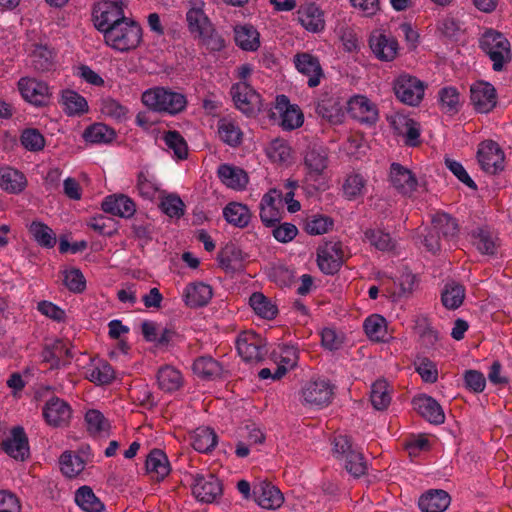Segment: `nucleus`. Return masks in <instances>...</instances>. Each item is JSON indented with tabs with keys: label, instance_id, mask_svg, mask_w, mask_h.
Wrapping results in <instances>:
<instances>
[{
	"label": "nucleus",
	"instance_id": "1",
	"mask_svg": "<svg viewBox=\"0 0 512 512\" xmlns=\"http://www.w3.org/2000/svg\"><path fill=\"white\" fill-rule=\"evenodd\" d=\"M103 35L108 46L117 51L126 52L140 44L142 29L139 24L126 17L117 25L110 27Z\"/></svg>",
	"mask_w": 512,
	"mask_h": 512
},
{
	"label": "nucleus",
	"instance_id": "2",
	"mask_svg": "<svg viewBox=\"0 0 512 512\" xmlns=\"http://www.w3.org/2000/svg\"><path fill=\"white\" fill-rule=\"evenodd\" d=\"M142 103L156 112H166L174 115L181 112L187 104L183 94L166 89L154 87L143 92Z\"/></svg>",
	"mask_w": 512,
	"mask_h": 512
},
{
	"label": "nucleus",
	"instance_id": "3",
	"mask_svg": "<svg viewBox=\"0 0 512 512\" xmlns=\"http://www.w3.org/2000/svg\"><path fill=\"white\" fill-rule=\"evenodd\" d=\"M186 19L191 34L207 49L218 51L223 47L222 38L215 32L201 8H191L187 12Z\"/></svg>",
	"mask_w": 512,
	"mask_h": 512
},
{
	"label": "nucleus",
	"instance_id": "4",
	"mask_svg": "<svg viewBox=\"0 0 512 512\" xmlns=\"http://www.w3.org/2000/svg\"><path fill=\"white\" fill-rule=\"evenodd\" d=\"M333 452L335 457L343 462L350 475L360 477L365 474L367 462L362 453L352 446L347 436L339 435L334 438Z\"/></svg>",
	"mask_w": 512,
	"mask_h": 512
},
{
	"label": "nucleus",
	"instance_id": "5",
	"mask_svg": "<svg viewBox=\"0 0 512 512\" xmlns=\"http://www.w3.org/2000/svg\"><path fill=\"white\" fill-rule=\"evenodd\" d=\"M395 97L403 104L417 106L424 98L426 84L416 76L403 72L392 83Z\"/></svg>",
	"mask_w": 512,
	"mask_h": 512
},
{
	"label": "nucleus",
	"instance_id": "6",
	"mask_svg": "<svg viewBox=\"0 0 512 512\" xmlns=\"http://www.w3.org/2000/svg\"><path fill=\"white\" fill-rule=\"evenodd\" d=\"M300 401L314 409L327 407L334 396L333 385L324 378L311 379L305 382L300 390Z\"/></svg>",
	"mask_w": 512,
	"mask_h": 512
},
{
	"label": "nucleus",
	"instance_id": "7",
	"mask_svg": "<svg viewBox=\"0 0 512 512\" xmlns=\"http://www.w3.org/2000/svg\"><path fill=\"white\" fill-rule=\"evenodd\" d=\"M271 357L275 363V368H263L259 371V377L262 380L281 379L290 369L297 365L298 352L292 345L280 344L276 346Z\"/></svg>",
	"mask_w": 512,
	"mask_h": 512
},
{
	"label": "nucleus",
	"instance_id": "8",
	"mask_svg": "<svg viewBox=\"0 0 512 512\" xmlns=\"http://www.w3.org/2000/svg\"><path fill=\"white\" fill-rule=\"evenodd\" d=\"M480 45L493 62L495 71H501L511 59L510 43L499 32L493 30L485 32L481 37Z\"/></svg>",
	"mask_w": 512,
	"mask_h": 512
},
{
	"label": "nucleus",
	"instance_id": "9",
	"mask_svg": "<svg viewBox=\"0 0 512 512\" xmlns=\"http://www.w3.org/2000/svg\"><path fill=\"white\" fill-rule=\"evenodd\" d=\"M123 0H101L94 5L92 17L94 26L103 34L126 17Z\"/></svg>",
	"mask_w": 512,
	"mask_h": 512
},
{
	"label": "nucleus",
	"instance_id": "10",
	"mask_svg": "<svg viewBox=\"0 0 512 512\" xmlns=\"http://www.w3.org/2000/svg\"><path fill=\"white\" fill-rule=\"evenodd\" d=\"M432 231L425 236L424 243L431 252H436L440 248L439 236L444 239L452 240L457 236L458 224L448 214L436 212L431 218Z\"/></svg>",
	"mask_w": 512,
	"mask_h": 512
},
{
	"label": "nucleus",
	"instance_id": "11",
	"mask_svg": "<svg viewBox=\"0 0 512 512\" xmlns=\"http://www.w3.org/2000/svg\"><path fill=\"white\" fill-rule=\"evenodd\" d=\"M477 160L481 169L486 173L496 174L504 169V153L500 146L492 140L480 143Z\"/></svg>",
	"mask_w": 512,
	"mask_h": 512
},
{
	"label": "nucleus",
	"instance_id": "12",
	"mask_svg": "<svg viewBox=\"0 0 512 512\" xmlns=\"http://www.w3.org/2000/svg\"><path fill=\"white\" fill-rule=\"evenodd\" d=\"M18 90L27 102L35 106L46 105L51 97V90L48 84L31 77L20 78Z\"/></svg>",
	"mask_w": 512,
	"mask_h": 512
},
{
	"label": "nucleus",
	"instance_id": "13",
	"mask_svg": "<svg viewBox=\"0 0 512 512\" xmlns=\"http://www.w3.org/2000/svg\"><path fill=\"white\" fill-rule=\"evenodd\" d=\"M343 261L344 251L340 242H326L318 248L317 263L323 273H336Z\"/></svg>",
	"mask_w": 512,
	"mask_h": 512
},
{
	"label": "nucleus",
	"instance_id": "14",
	"mask_svg": "<svg viewBox=\"0 0 512 512\" xmlns=\"http://www.w3.org/2000/svg\"><path fill=\"white\" fill-rule=\"evenodd\" d=\"M231 95L236 107L244 114L251 115L260 110V95L245 81L234 84Z\"/></svg>",
	"mask_w": 512,
	"mask_h": 512
},
{
	"label": "nucleus",
	"instance_id": "15",
	"mask_svg": "<svg viewBox=\"0 0 512 512\" xmlns=\"http://www.w3.org/2000/svg\"><path fill=\"white\" fill-rule=\"evenodd\" d=\"M192 494L203 503H212L222 494V485L212 474H197L191 484Z\"/></svg>",
	"mask_w": 512,
	"mask_h": 512
},
{
	"label": "nucleus",
	"instance_id": "16",
	"mask_svg": "<svg viewBox=\"0 0 512 512\" xmlns=\"http://www.w3.org/2000/svg\"><path fill=\"white\" fill-rule=\"evenodd\" d=\"M293 63L296 70L303 76L308 78L309 87H317L322 78L324 71L317 56L309 52L296 53L293 57Z\"/></svg>",
	"mask_w": 512,
	"mask_h": 512
},
{
	"label": "nucleus",
	"instance_id": "17",
	"mask_svg": "<svg viewBox=\"0 0 512 512\" xmlns=\"http://www.w3.org/2000/svg\"><path fill=\"white\" fill-rule=\"evenodd\" d=\"M265 347L262 337L253 331H244L237 337L236 348L239 356L246 362L261 360Z\"/></svg>",
	"mask_w": 512,
	"mask_h": 512
},
{
	"label": "nucleus",
	"instance_id": "18",
	"mask_svg": "<svg viewBox=\"0 0 512 512\" xmlns=\"http://www.w3.org/2000/svg\"><path fill=\"white\" fill-rule=\"evenodd\" d=\"M253 500L267 510H276L281 507L284 497L281 491L267 481H257L253 485Z\"/></svg>",
	"mask_w": 512,
	"mask_h": 512
},
{
	"label": "nucleus",
	"instance_id": "19",
	"mask_svg": "<svg viewBox=\"0 0 512 512\" xmlns=\"http://www.w3.org/2000/svg\"><path fill=\"white\" fill-rule=\"evenodd\" d=\"M348 112L361 123L373 124L378 120L376 104L363 95H356L349 100Z\"/></svg>",
	"mask_w": 512,
	"mask_h": 512
},
{
	"label": "nucleus",
	"instance_id": "20",
	"mask_svg": "<svg viewBox=\"0 0 512 512\" xmlns=\"http://www.w3.org/2000/svg\"><path fill=\"white\" fill-rule=\"evenodd\" d=\"M276 109L280 113V125L284 130H294L299 128L304 122V116L297 105L290 104L285 95L276 97Z\"/></svg>",
	"mask_w": 512,
	"mask_h": 512
},
{
	"label": "nucleus",
	"instance_id": "21",
	"mask_svg": "<svg viewBox=\"0 0 512 512\" xmlns=\"http://www.w3.org/2000/svg\"><path fill=\"white\" fill-rule=\"evenodd\" d=\"M369 44L375 57L381 61H393L398 54V41L390 35L375 32L371 35Z\"/></svg>",
	"mask_w": 512,
	"mask_h": 512
},
{
	"label": "nucleus",
	"instance_id": "22",
	"mask_svg": "<svg viewBox=\"0 0 512 512\" xmlns=\"http://www.w3.org/2000/svg\"><path fill=\"white\" fill-rule=\"evenodd\" d=\"M71 415L72 410L69 404L57 397L48 400L43 408V417L46 423L53 427L67 424Z\"/></svg>",
	"mask_w": 512,
	"mask_h": 512
},
{
	"label": "nucleus",
	"instance_id": "23",
	"mask_svg": "<svg viewBox=\"0 0 512 512\" xmlns=\"http://www.w3.org/2000/svg\"><path fill=\"white\" fill-rule=\"evenodd\" d=\"M471 102L480 113H488L496 105L494 87L487 82H477L471 86Z\"/></svg>",
	"mask_w": 512,
	"mask_h": 512
},
{
	"label": "nucleus",
	"instance_id": "24",
	"mask_svg": "<svg viewBox=\"0 0 512 512\" xmlns=\"http://www.w3.org/2000/svg\"><path fill=\"white\" fill-rule=\"evenodd\" d=\"M2 448L10 457L16 460H24L29 454V446L23 428L14 427L2 442Z\"/></svg>",
	"mask_w": 512,
	"mask_h": 512
},
{
	"label": "nucleus",
	"instance_id": "25",
	"mask_svg": "<svg viewBox=\"0 0 512 512\" xmlns=\"http://www.w3.org/2000/svg\"><path fill=\"white\" fill-rule=\"evenodd\" d=\"M298 20L309 32L318 33L325 28L323 11L314 3H306L299 7Z\"/></svg>",
	"mask_w": 512,
	"mask_h": 512
},
{
	"label": "nucleus",
	"instance_id": "26",
	"mask_svg": "<svg viewBox=\"0 0 512 512\" xmlns=\"http://www.w3.org/2000/svg\"><path fill=\"white\" fill-rule=\"evenodd\" d=\"M413 407L430 423L442 424L445 420L441 406L430 396L421 395L414 398Z\"/></svg>",
	"mask_w": 512,
	"mask_h": 512
},
{
	"label": "nucleus",
	"instance_id": "27",
	"mask_svg": "<svg viewBox=\"0 0 512 512\" xmlns=\"http://www.w3.org/2000/svg\"><path fill=\"white\" fill-rule=\"evenodd\" d=\"M217 174L221 182L229 189L243 190L248 183L247 173L242 168L231 164H221Z\"/></svg>",
	"mask_w": 512,
	"mask_h": 512
},
{
	"label": "nucleus",
	"instance_id": "28",
	"mask_svg": "<svg viewBox=\"0 0 512 512\" xmlns=\"http://www.w3.org/2000/svg\"><path fill=\"white\" fill-rule=\"evenodd\" d=\"M283 200L281 194L274 197L272 194H264L260 203V218L266 226H273L281 219Z\"/></svg>",
	"mask_w": 512,
	"mask_h": 512
},
{
	"label": "nucleus",
	"instance_id": "29",
	"mask_svg": "<svg viewBox=\"0 0 512 512\" xmlns=\"http://www.w3.org/2000/svg\"><path fill=\"white\" fill-rule=\"evenodd\" d=\"M104 211L123 218L134 215L136 207L126 194H110L102 203Z\"/></svg>",
	"mask_w": 512,
	"mask_h": 512
},
{
	"label": "nucleus",
	"instance_id": "30",
	"mask_svg": "<svg viewBox=\"0 0 512 512\" xmlns=\"http://www.w3.org/2000/svg\"><path fill=\"white\" fill-rule=\"evenodd\" d=\"M364 331L371 341L388 342L392 339L386 319L379 314L368 316L363 323Z\"/></svg>",
	"mask_w": 512,
	"mask_h": 512
},
{
	"label": "nucleus",
	"instance_id": "31",
	"mask_svg": "<svg viewBox=\"0 0 512 512\" xmlns=\"http://www.w3.org/2000/svg\"><path fill=\"white\" fill-rule=\"evenodd\" d=\"M212 297V288L202 282L190 283L183 291V300L189 307L206 305Z\"/></svg>",
	"mask_w": 512,
	"mask_h": 512
},
{
	"label": "nucleus",
	"instance_id": "32",
	"mask_svg": "<svg viewBox=\"0 0 512 512\" xmlns=\"http://www.w3.org/2000/svg\"><path fill=\"white\" fill-rule=\"evenodd\" d=\"M170 470V463L163 451L155 449L147 456L146 471L152 479L161 481L170 473Z\"/></svg>",
	"mask_w": 512,
	"mask_h": 512
},
{
	"label": "nucleus",
	"instance_id": "33",
	"mask_svg": "<svg viewBox=\"0 0 512 512\" xmlns=\"http://www.w3.org/2000/svg\"><path fill=\"white\" fill-rule=\"evenodd\" d=\"M328 154L322 146H312L305 155V165L308 169L309 177L321 176L327 168Z\"/></svg>",
	"mask_w": 512,
	"mask_h": 512
},
{
	"label": "nucleus",
	"instance_id": "34",
	"mask_svg": "<svg viewBox=\"0 0 512 512\" xmlns=\"http://www.w3.org/2000/svg\"><path fill=\"white\" fill-rule=\"evenodd\" d=\"M450 504V496L443 490H431L419 499V507L423 512H443Z\"/></svg>",
	"mask_w": 512,
	"mask_h": 512
},
{
	"label": "nucleus",
	"instance_id": "35",
	"mask_svg": "<svg viewBox=\"0 0 512 512\" xmlns=\"http://www.w3.org/2000/svg\"><path fill=\"white\" fill-rule=\"evenodd\" d=\"M86 378L98 385L109 384L115 378L111 365L103 360H92L86 368Z\"/></svg>",
	"mask_w": 512,
	"mask_h": 512
},
{
	"label": "nucleus",
	"instance_id": "36",
	"mask_svg": "<svg viewBox=\"0 0 512 512\" xmlns=\"http://www.w3.org/2000/svg\"><path fill=\"white\" fill-rule=\"evenodd\" d=\"M393 126L399 135L405 138V143L409 146H417L420 137V125L405 116H398L393 120Z\"/></svg>",
	"mask_w": 512,
	"mask_h": 512
},
{
	"label": "nucleus",
	"instance_id": "37",
	"mask_svg": "<svg viewBox=\"0 0 512 512\" xmlns=\"http://www.w3.org/2000/svg\"><path fill=\"white\" fill-rule=\"evenodd\" d=\"M390 180L395 189L413 191L417 188V180L412 172L398 163H393L390 168Z\"/></svg>",
	"mask_w": 512,
	"mask_h": 512
},
{
	"label": "nucleus",
	"instance_id": "38",
	"mask_svg": "<svg viewBox=\"0 0 512 512\" xmlns=\"http://www.w3.org/2000/svg\"><path fill=\"white\" fill-rule=\"evenodd\" d=\"M220 139L230 145L237 146L242 142L243 132L238 123L232 118H221L217 123Z\"/></svg>",
	"mask_w": 512,
	"mask_h": 512
},
{
	"label": "nucleus",
	"instance_id": "39",
	"mask_svg": "<svg viewBox=\"0 0 512 512\" xmlns=\"http://www.w3.org/2000/svg\"><path fill=\"white\" fill-rule=\"evenodd\" d=\"M87 460L72 451H65L59 458L60 470L64 476L74 478L78 476L86 466Z\"/></svg>",
	"mask_w": 512,
	"mask_h": 512
},
{
	"label": "nucleus",
	"instance_id": "40",
	"mask_svg": "<svg viewBox=\"0 0 512 512\" xmlns=\"http://www.w3.org/2000/svg\"><path fill=\"white\" fill-rule=\"evenodd\" d=\"M235 42L245 51H256L260 46V34L251 25L237 26L234 29Z\"/></svg>",
	"mask_w": 512,
	"mask_h": 512
},
{
	"label": "nucleus",
	"instance_id": "41",
	"mask_svg": "<svg viewBox=\"0 0 512 512\" xmlns=\"http://www.w3.org/2000/svg\"><path fill=\"white\" fill-rule=\"evenodd\" d=\"M440 110L448 115L456 114L462 105L459 91L452 86L443 87L438 92Z\"/></svg>",
	"mask_w": 512,
	"mask_h": 512
},
{
	"label": "nucleus",
	"instance_id": "42",
	"mask_svg": "<svg viewBox=\"0 0 512 512\" xmlns=\"http://www.w3.org/2000/svg\"><path fill=\"white\" fill-rule=\"evenodd\" d=\"M26 178L11 167H0V188L11 192H22L26 187Z\"/></svg>",
	"mask_w": 512,
	"mask_h": 512
},
{
	"label": "nucleus",
	"instance_id": "43",
	"mask_svg": "<svg viewBox=\"0 0 512 512\" xmlns=\"http://www.w3.org/2000/svg\"><path fill=\"white\" fill-rule=\"evenodd\" d=\"M223 216L229 224L238 228L246 227L251 220V213L247 206L237 202L229 203L223 209Z\"/></svg>",
	"mask_w": 512,
	"mask_h": 512
},
{
	"label": "nucleus",
	"instance_id": "44",
	"mask_svg": "<svg viewBox=\"0 0 512 512\" xmlns=\"http://www.w3.org/2000/svg\"><path fill=\"white\" fill-rule=\"evenodd\" d=\"M267 157L278 165L287 166L292 162V149L289 144L282 139H274L266 148Z\"/></svg>",
	"mask_w": 512,
	"mask_h": 512
},
{
	"label": "nucleus",
	"instance_id": "45",
	"mask_svg": "<svg viewBox=\"0 0 512 512\" xmlns=\"http://www.w3.org/2000/svg\"><path fill=\"white\" fill-rule=\"evenodd\" d=\"M75 502L84 512H101L105 507L89 486H82L77 489Z\"/></svg>",
	"mask_w": 512,
	"mask_h": 512
},
{
	"label": "nucleus",
	"instance_id": "46",
	"mask_svg": "<svg viewBox=\"0 0 512 512\" xmlns=\"http://www.w3.org/2000/svg\"><path fill=\"white\" fill-rule=\"evenodd\" d=\"M157 382L163 391L173 392L182 386L183 377L179 370L167 365L159 369Z\"/></svg>",
	"mask_w": 512,
	"mask_h": 512
},
{
	"label": "nucleus",
	"instance_id": "47",
	"mask_svg": "<svg viewBox=\"0 0 512 512\" xmlns=\"http://www.w3.org/2000/svg\"><path fill=\"white\" fill-rule=\"evenodd\" d=\"M61 103L66 114L81 115L88 111L86 99L73 90H65L61 95Z\"/></svg>",
	"mask_w": 512,
	"mask_h": 512
},
{
	"label": "nucleus",
	"instance_id": "48",
	"mask_svg": "<svg viewBox=\"0 0 512 512\" xmlns=\"http://www.w3.org/2000/svg\"><path fill=\"white\" fill-rule=\"evenodd\" d=\"M29 233L35 242L44 248H53L56 244V235L53 230L41 221H33L28 226Z\"/></svg>",
	"mask_w": 512,
	"mask_h": 512
},
{
	"label": "nucleus",
	"instance_id": "49",
	"mask_svg": "<svg viewBox=\"0 0 512 512\" xmlns=\"http://www.w3.org/2000/svg\"><path fill=\"white\" fill-rule=\"evenodd\" d=\"M86 142L93 144H108L115 137V131L103 123H96L89 126L83 133Z\"/></svg>",
	"mask_w": 512,
	"mask_h": 512
},
{
	"label": "nucleus",
	"instance_id": "50",
	"mask_svg": "<svg viewBox=\"0 0 512 512\" xmlns=\"http://www.w3.org/2000/svg\"><path fill=\"white\" fill-rule=\"evenodd\" d=\"M193 371L201 378L214 379L222 375L223 368L212 357L203 356L194 361Z\"/></svg>",
	"mask_w": 512,
	"mask_h": 512
},
{
	"label": "nucleus",
	"instance_id": "51",
	"mask_svg": "<svg viewBox=\"0 0 512 512\" xmlns=\"http://www.w3.org/2000/svg\"><path fill=\"white\" fill-rule=\"evenodd\" d=\"M191 441L196 451L207 453L215 447L217 437L214 431L209 427H199L193 432Z\"/></svg>",
	"mask_w": 512,
	"mask_h": 512
},
{
	"label": "nucleus",
	"instance_id": "52",
	"mask_svg": "<svg viewBox=\"0 0 512 512\" xmlns=\"http://www.w3.org/2000/svg\"><path fill=\"white\" fill-rule=\"evenodd\" d=\"M249 304L261 318L273 319L277 314V306L264 294L255 292L250 296Z\"/></svg>",
	"mask_w": 512,
	"mask_h": 512
},
{
	"label": "nucleus",
	"instance_id": "53",
	"mask_svg": "<svg viewBox=\"0 0 512 512\" xmlns=\"http://www.w3.org/2000/svg\"><path fill=\"white\" fill-rule=\"evenodd\" d=\"M370 399L373 407L377 410H383L391 402L389 384L385 380H377L372 384Z\"/></svg>",
	"mask_w": 512,
	"mask_h": 512
},
{
	"label": "nucleus",
	"instance_id": "54",
	"mask_svg": "<svg viewBox=\"0 0 512 512\" xmlns=\"http://www.w3.org/2000/svg\"><path fill=\"white\" fill-rule=\"evenodd\" d=\"M465 298V289L462 285L451 282L445 285L442 292V303L447 309H457Z\"/></svg>",
	"mask_w": 512,
	"mask_h": 512
},
{
	"label": "nucleus",
	"instance_id": "55",
	"mask_svg": "<svg viewBox=\"0 0 512 512\" xmlns=\"http://www.w3.org/2000/svg\"><path fill=\"white\" fill-rule=\"evenodd\" d=\"M53 53L46 46L37 45L30 54L31 66L39 72L49 71L53 65Z\"/></svg>",
	"mask_w": 512,
	"mask_h": 512
},
{
	"label": "nucleus",
	"instance_id": "56",
	"mask_svg": "<svg viewBox=\"0 0 512 512\" xmlns=\"http://www.w3.org/2000/svg\"><path fill=\"white\" fill-rule=\"evenodd\" d=\"M100 110L102 114L119 122L126 120L129 112L126 106L110 97L101 100Z\"/></svg>",
	"mask_w": 512,
	"mask_h": 512
},
{
	"label": "nucleus",
	"instance_id": "57",
	"mask_svg": "<svg viewBox=\"0 0 512 512\" xmlns=\"http://www.w3.org/2000/svg\"><path fill=\"white\" fill-rule=\"evenodd\" d=\"M472 244L482 254H493L496 249V243L489 231L478 228L471 235Z\"/></svg>",
	"mask_w": 512,
	"mask_h": 512
},
{
	"label": "nucleus",
	"instance_id": "58",
	"mask_svg": "<svg viewBox=\"0 0 512 512\" xmlns=\"http://www.w3.org/2000/svg\"><path fill=\"white\" fill-rule=\"evenodd\" d=\"M185 205L177 194H166L160 203L161 211L170 218L179 219L184 214Z\"/></svg>",
	"mask_w": 512,
	"mask_h": 512
},
{
	"label": "nucleus",
	"instance_id": "59",
	"mask_svg": "<svg viewBox=\"0 0 512 512\" xmlns=\"http://www.w3.org/2000/svg\"><path fill=\"white\" fill-rule=\"evenodd\" d=\"M85 422L88 431L93 435H101L107 433L109 429V423L105 419L104 415L95 409H91L86 412Z\"/></svg>",
	"mask_w": 512,
	"mask_h": 512
},
{
	"label": "nucleus",
	"instance_id": "60",
	"mask_svg": "<svg viewBox=\"0 0 512 512\" xmlns=\"http://www.w3.org/2000/svg\"><path fill=\"white\" fill-rule=\"evenodd\" d=\"M163 141L167 148L173 151L174 155L179 159L187 156V144L181 134L177 131H168L163 135Z\"/></svg>",
	"mask_w": 512,
	"mask_h": 512
},
{
	"label": "nucleus",
	"instance_id": "61",
	"mask_svg": "<svg viewBox=\"0 0 512 512\" xmlns=\"http://www.w3.org/2000/svg\"><path fill=\"white\" fill-rule=\"evenodd\" d=\"M21 144L29 151H40L45 146L43 135L34 128L25 129L20 137Z\"/></svg>",
	"mask_w": 512,
	"mask_h": 512
},
{
	"label": "nucleus",
	"instance_id": "62",
	"mask_svg": "<svg viewBox=\"0 0 512 512\" xmlns=\"http://www.w3.org/2000/svg\"><path fill=\"white\" fill-rule=\"evenodd\" d=\"M63 282L65 286L74 293H81L86 288V280L83 273L76 268H71L63 272Z\"/></svg>",
	"mask_w": 512,
	"mask_h": 512
},
{
	"label": "nucleus",
	"instance_id": "63",
	"mask_svg": "<svg viewBox=\"0 0 512 512\" xmlns=\"http://www.w3.org/2000/svg\"><path fill=\"white\" fill-rule=\"evenodd\" d=\"M333 226L331 218L323 215H316L306 220L305 231L310 235H321L327 233Z\"/></svg>",
	"mask_w": 512,
	"mask_h": 512
},
{
	"label": "nucleus",
	"instance_id": "64",
	"mask_svg": "<svg viewBox=\"0 0 512 512\" xmlns=\"http://www.w3.org/2000/svg\"><path fill=\"white\" fill-rule=\"evenodd\" d=\"M445 165L451 173L462 182L468 189L477 190V185L474 180L469 176L464 166L451 158L445 159Z\"/></svg>",
	"mask_w": 512,
	"mask_h": 512
}]
</instances>
